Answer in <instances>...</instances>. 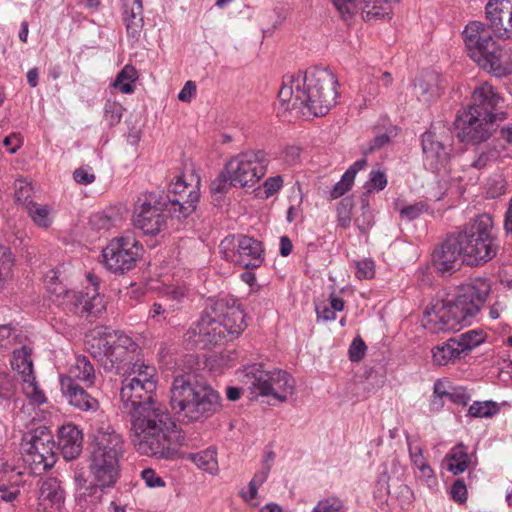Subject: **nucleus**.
Instances as JSON below:
<instances>
[{"instance_id":"obj_19","label":"nucleus","mask_w":512,"mask_h":512,"mask_svg":"<svg viewBox=\"0 0 512 512\" xmlns=\"http://www.w3.org/2000/svg\"><path fill=\"white\" fill-rule=\"evenodd\" d=\"M423 162L426 168L435 172L445 167L451 156L452 143L448 135L427 131L422 135Z\"/></svg>"},{"instance_id":"obj_46","label":"nucleus","mask_w":512,"mask_h":512,"mask_svg":"<svg viewBox=\"0 0 512 512\" xmlns=\"http://www.w3.org/2000/svg\"><path fill=\"white\" fill-rule=\"evenodd\" d=\"M14 266V257L10 248L0 245V282L6 280Z\"/></svg>"},{"instance_id":"obj_8","label":"nucleus","mask_w":512,"mask_h":512,"mask_svg":"<svg viewBox=\"0 0 512 512\" xmlns=\"http://www.w3.org/2000/svg\"><path fill=\"white\" fill-rule=\"evenodd\" d=\"M462 34L469 57L479 67L496 77L512 72L511 49L500 46L493 39L494 33L489 25L480 21H471Z\"/></svg>"},{"instance_id":"obj_17","label":"nucleus","mask_w":512,"mask_h":512,"mask_svg":"<svg viewBox=\"0 0 512 512\" xmlns=\"http://www.w3.org/2000/svg\"><path fill=\"white\" fill-rule=\"evenodd\" d=\"M31 348L23 345L12 353L11 367L20 376L22 390L27 398L34 404L41 405L46 402L43 391L39 388L33 371Z\"/></svg>"},{"instance_id":"obj_45","label":"nucleus","mask_w":512,"mask_h":512,"mask_svg":"<svg viewBox=\"0 0 512 512\" xmlns=\"http://www.w3.org/2000/svg\"><path fill=\"white\" fill-rule=\"evenodd\" d=\"M57 302L70 312L79 315L80 307L83 303V293L66 289L62 297L58 299Z\"/></svg>"},{"instance_id":"obj_38","label":"nucleus","mask_w":512,"mask_h":512,"mask_svg":"<svg viewBox=\"0 0 512 512\" xmlns=\"http://www.w3.org/2000/svg\"><path fill=\"white\" fill-rule=\"evenodd\" d=\"M138 79V72L132 65H125L116 76L113 86L124 94H131L135 90L134 82Z\"/></svg>"},{"instance_id":"obj_21","label":"nucleus","mask_w":512,"mask_h":512,"mask_svg":"<svg viewBox=\"0 0 512 512\" xmlns=\"http://www.w3.org/2000/svg\"><path fill=\"white\" fill-rule=\"evenodd\" d=\"M74 481L75 512H98L103 498V489L106 487L93 481L88 482L82 474H76Z\"/></svg>"},{"instance_id":"obj_26","label":"nucleus","mask_w":512,"mask_h":512,"mask_svg":"<svg viewBox=\"0 0 512 512\" xmlns=\"http://www.w3.org/2000/svg\"><path fill=\"white\" fill-rule=\"evenodd\" d=\"M61 392L68 403L83 412H96L100 408L98 399L77 383L64 380Z\"/></svg>"},{"instance_id":"obj_62","label":"nucleus","mask_w":512,"mask_h":512,"mask_svg":"<svg viewBox=\"0 0 512 512\" xmlns=\"http://www.w3.org/2000/svg\"><path fill=\"white\" fill-rule=\"evenodd\" d=\"M315 310L318 319H322L323 321H332L336 318L334 310L325 302L316 304Z\"/></svg>"},{"instance_id":"obj_40","label":"nucleus","mask_w":512,"mask_h":512,"mask_svg":"<svg viewBox=\"0 0 512 512\" xmlns=\"http://www.w3.org/2000/svg\"><path fill=\"white\" fill-rule=\"evenodd\" d=\"M105 309V303L99 293L87 292L83 294V303L80 307V316L97 315Z\"/></svg>"},{"instance_id":"obj_34","label":"nucleus","mask_w":512,"mask_h":512,"mask_svg":"<svg viewBox=\"0 0 512 512\" xmlns=\"http://www.w3.org/2000/svg\"><path fill=\"white\" fill-rule=\"evenodd\" d=\"M432 353L433 360L438 365H446L449 362L460 359L463 355H466L456 337H452L442 345L437 346L433 349Z\"/></svg>"},{"instance_id":"obj_48","label":"nucleus","mask_w":512,"mask_h":512,"mask_svg":"<svg viewBox=\"0 0 512 512\" xmlns=\"http://www.w3.org/2000/svg\"><path fill=\"white\" fill-rule=\"evenodd\" d=\"M15 199L27 207V203L31 200L32 186L25 180L18 179L15 181Z\"/></svg>"},{"instance_id":"obj_25","label":"nucleus","mask_w":512,"mask_h":512,"mask_svg":"<svg viewBox=\"0 0 512 512\" xmlns=\"http://www.w3.org/2000/svg\"><path fill=\"white\" fill-rule=\"evenodd\" d=\"M503 0H489L485 7L486 18L494 35L498 38H512V21L509 19L510 13L505 12Z\"/></svg>"},{"instance_id":"obj_35","label":"nucleus","mask_w":512,"mask_h":512,"mask_svg":"<svg viewBox=\"0 0 512 512\" xmlns=\"http://www.w3.org/2000/svg\"><path fill=\"white\" fill-rule=\"evenodd\" d=\"M120 375L123 378H128L132 380H139V382L143 383H151L157 385V372L154 366L145 364L144 362H140L137 358L132 361V364H129L127 370H123V373Z\"/></svg>"},{"instance_id":"obj_20","label":"nucleus","mask_w":512,"mask_h":512,"mask_svg":"<svg viewBox=\"0 0 512 512\" xmlns=\"http://www.w3.org/2000/svg\"><path fill=\"white\" fill-rule=\"evenodd\" d=\"M156 388L157 385L155 384L123 378L119 393L123 409L130 413L133 409L147 402H158L153 398Z\"/></svg>"},{"instance_id":"obj_57","label":"nucleus","mask_w":512,"mask_h":512,"mask_svg":"<svg viewBox=\"0 0 512 512\" xmlns=\"http://www.w3.org/2000/svg\"><path fill=\"white\" fill-rule=\"evenodd\" d=\"M356 276L358 279H370L374 276V263L370 259L357 262Z\"/></svg>"},{"instance_id":"obj_55","label":"nucleus","mask_w":512,"mask_h":512,"mask_svg":"<svg viewBox=\"0 0 512 512\" xmlns=\"http://www.w3.org/2000/svg\"><path fill=\"white\" fill-rule=\"evenodd\" d=\"M367 346L365 342L360 337H356L353 339L352 343L349 347V359L352 362H359L365 355Z\"/></svg>"},{"instance_id":"obj_61","label":"nucleus","mask_w":512,"mask_h":512,"mask_svg":"<svg viewBox=\"0 0 512 512\" xmlns=\"http://www.w3.org/2000/svg\"><path fill=\"white\" fill-rule=\"evenodd\" d=\"M451 497L453 500L463 503L467 499V488L463 480H456L451 487Z\"/></svg>"},{"instance_id":"obj_5","label":"nucleus","mask_w":512,"mask_h":512,"mask_svg":"<svg viewBox=\"0 0 512 512\" xmlns=\"http://www.w3.org/2000/svg\"><path fill=\"white\" fill-rule=\"evenodd\" d=\"M502 97L493 86L483 83L477 86L467 109L458 112L454 121L456 136L462 142L486 141L499 122L506 118L502 111Z\"/></svg>"},{"instance_id":"obj_3","label":"nucleus","mask_w":512,"mask_h":512,"mask_svg":"<svg viewBox=\"0 0 512 512\" xmlns=\"http://www.w3.org/2000/svg\"><path fill=\"white\" fill-rule=\"evenodd\" d=\"M490 291L488 279H470L425 311L427 325L435 331L459 330L470 325L480 313Z\"/></svg>"},{"instance_id":"obj_53","label":"nucleus","mask_w":512,"mask_h":512,"mask_svg":"<svg viewBox=\"0 0 512 512\" xmlns=\"http://www.w3.org/2000/svg\"><path fill=\"white\" fill-rule=\"evenodd\" d=\"M89 224L95 230H108L113 225V220L108 215L97 212L90 216Z\"/></svg>"},{"instance_id":"obj_1","label":"nucleus","mask_w":512,"mask_h":512,"mask_svg":"<svg viewBox=\"0 0 512 512\" xmlns=\"http://www.w3.org/2000/svg\"><path fill=\"white\" fill-rule=\"evenodd\" d=\"M131 438L141 454L159 459H174L184 438L167 408L160 402H147L130 413Z\"/></svg>"},{"instance_id":"obj_47","label":"nucleus","mask_w":512,"mask_h":512,"mask_svg":"<svg viewBox=\"0 0 512 512\" xmlns=\"http://www.w3.org/2000/svg\"><path fill=\"white\" fill-rule=\"evenodd\" d=\"M386 173L380 169H373L369 173V179L365 184V188L368 192L373 189L376 191H382L387 185Z\"/></svg>"},{"instance_id":"obj_4","label":"nucleus","mask_w":512,"mask_h":512,"mask_svg":"<svg viewBox=\"0 0 512 512\" xmlns=\"http://www.w3.org/2000/svg\"><path fill=\"white\" fill-rule=\"evenodd\" d=\"M210 309L184 334L188 349H210L237 338L246 328L244 311L235 301L230 305L220 299Z\"/></svg>"},{"instance_id":"obj_14","label":"nucleus","mask_w":512,"mask_h":512,"mask_svg":"<svg viewBox=\"0 0 512 512\" xmlns=\"http://www.w3.org/2000/svg\"><path fill=\"white\" fill-rule=\"evenodd\" d=\"M268 162L263 150L242 152L226 164L227 173L236 185L252 187L266 174Z\"/></svg>"},{"instance_id":"obj_13","label":"nucleus","mask_w":512,"mask_h":512,"mask_svg":"<svg viewBox=\"0 0 512 512\" xmlns=\"http://www.w3.org/2000/svg\"><path fill=\"white\" fill-rule=\"evenodd\" d=\"M219 250L224 259L247 269L259 267L264 259L262 243L247 235H228Z\"/></svg>"},{"instance_id":"obj_63","label":"nucleus","mask_w":512,"mask_h":512,"mask_svg":"<svg viewBox=\"0 0 512 512\" xmlns=\"http://www.w3.org/2000/svg\"><path fill=\"white\" fill-rule=\"evenodd\" d=\"M390 142V136L386 133L379 134L370 142L369 146L365 149L364 154L371 153L375 150L381 149Z\"/></svg>"},{"instance_id":"obj_64","label":"nucleus","mask_w":512,"mask_h":512,"mask_svg":"<svg viewBox=\"0 0 512 512\" xmlns=\"http://www.w3.org/2000/svg\"><path fill=\"white\" fill-rule=\"evenodd\" d=\"M283 185L281 176H274L268 178L264 183L265 194L267 197L272 196L280 190Z\"/></svg>"},{"instance_id":"obj_11","label":"nucleus","mask_w":512,"mask_h":512,"mask_svg":"<svg viewBox=\"0 0 512 512\" xmlns=\"http://www.w3.org/2000/svg\"><path fill=\"white\" fill-rule=\"evenodd\" d=\"M168 208L162 193L157 191L144 192L138 196L135 202L132 224L145 235H157L167 226L164 211H168Z\"/></svg>"},{"instance_id":"obj_33","label":"nucleus","mask_w":512,"mask_h":512,"mask_svg":"<svg viewBox=\"0 0 512 512\" xmlns=\"http://www.w3.org/2000/svg\"><path fill=\"white\" fill-rule=\"evenodd\" d=\"M414 89L420 101L424 103L431 102L440 95L441 83L439 75L436 73L425 74L417 79Z\"/></svg>"},{"instance_id":"obj_39","label":"nucleus","mask_w":512,"mask_h":512,"mask_svg":"<svg viewBox=\"0 0 512 512\" xmlns=\"http://www.w3.org/2000/svg\"><path fill=\"white\" fill-rule=\"evenodd\" d=\"M189 458L199 469L208 472L209 474L214 475L218 472L216 453L211 449L191 454Z\"/></svg>"},{"instance_id":"obj_15","label":"nucleus","mask_w":512,"mask_h":512,"mask_svg":"<svg viewBox=\"0 0 512 512\" xmlns=\"http://www.w3.org/2000/svg\"><path fill=\"white\" fill-rule=\"evenodd\" d=\"M22 451L24 461L32 466L35 473L46 471L56 463L55 442L46 428H38L26 436Z\"/></svg>"},{"instance_id":"obj_58","label":"nucleus","mask_w":512,"mask_h":512,"mask_svg":"<svg viewBox=\"0 0 512 512\" xmlns=\"http://www.w3.org/2000/svg\"><path fill=\"white\" fill-rule=\"evenodd\" d=\"M141 477L150 488L164 487V480L153 469L146 468L141 472Z\"/></svg>"},{"instance_id":"obj_43","label":"nucleus","mask_w":512,"mask_h":512,"mask_svg":"<svg viewBox=\"0 0 512 512\" xmlns=\"http://www.w3.org/2000/svg\"><path fill=\"white\" fill-rule=\"evenodd\" d=\"M499 408L493 401H475L468 409V415L475 418H488L497 414Z\"/></svg>"},{"instance_id":"obj_52","label":"nucleus","mask_w":512,"mask_h":512,"mask_svg":"<svg viewBox=\"0 0 512 512\" xmlns=\"http://www.w3.org/2000/svg\"><path fill=\"white\" fill-rule=\"evenodd\" d=\"M343 504L337 498H327L319 501L312 512H341Z\"/></svg>"},{"instance_id":"obj_37","label":"nucleus","mask_w":512,"mask_h":512,"mask_svg":"<svg viewBox=\"0 0 512 512\" xmlns=\"http://www.w3.org/2000/svg\"><path fill=\"white\" fill-rule=\"evenodd\" d=\"M32 221L41 228H48L52 223V208L48 205L29 201L26 207Z\"/></svg>"},{"instance_id":"obj_28","label":"nucleus","mask_w":512,"mask_h":512,"mask_svg":"<svg viewBox=\"0 0 512 512\" xmlns=\"http://www.w3.org/2000/svg\"><path fill=\"white\" fill-rule=\"evenodd\" d=\"M295 391V380L286 371L274 369L270 371L266 396H272L280 402L287 401Z\"/></svg>"},{"instance_id":"obj_32","label":"nucleus","mask_w":512,"mask_h":512,"mask_svg":"<svg viewBox=\"0 0 512 512\" xmlns=\"http://www.w3.org/2000/svg\"><path fill=\"white\" fill-rule=\"evenodd\" d=\"M471 456L463 443H458L446 454L444 462L447 470L453 475L464 473L471 464Z\"/></svg>"},{"instance_id":"obj_30","label":"nucleus","mask_w":512,"mask_h":512,"mask_svg":"<svg viewBox=\"0 0 512 512\" xmlns=\"http://www.w3.org/2000/svg\"><path fill=\"white\" fill-rule=\"evenodd\" d=\"M498 157L496 149L489 146H482L474 151L473 156L463 165V172H470L467 181L476 183L480 176V171L489 163L495 161Z\"/></svg>"},{"instance_id":"obj_24","label":"nucleus","mask_w":512,"mask_h":512,"mask_svg":"<svg viewBox=\"0 0 512 512\" xmlns=\"http://www.w3.org/2000/svg\"><path fill=\"white\" fill-rule=\"evenodd\" d=\"M270 371L264 369L260 363L245 366L238 371V378L251 395L266 396Z\"/></svg>"},{"instance_id":"obj_27","label":"nucleus","mask_w":512,"mask_h":512,"mask_svg":"<svg viewBox=\"0 0 512 512\" xmlns=\"http://www.w3.org/2000/svg\"><path fill=\"white\" fill-rule=\"evenodd\" d=\"M83 435L73 424L63 425L58 432V448L66 460L77 458L82 452Z\"/></svg>"},{"instance_id":"obj_50","label":"nucleus","mask_w":512,"mask_h":512,"mask_svg":"<svg viewBox=\"0 0 512 512\" xmlns=\"http://www.w3.org/2000/svg\"><path fill=\"white\" fill-rule=\"evenodd\" d=\"M426 205L422 202L403 206L398 209L402 219L412 221L418 218L425 210Z\"/></svg>"},{"instance_id":"obj_23","label":"nucleus","mask_w":512,"mask_h":512,"mask_svg":"<svg viewBox=\"0 0 512 512\" xmlns=\"http://www.w3.org/2000/svg\"><path fill=\"white\" fill-rule=\"evenodd\" d=\"M184 297L185 290L182 287H166L159 301L152 304L149 317L157 323H170Z\"/></svg>"},{"instance_id":"obj_29","label":"nucleus","mask_w":512,"mask_h":512,"mask_svg":"<svg viewBox=\"0 0 512 512\" xmlns=\"http://www.w3.org/2000/svg\"><path fill=\"white\" fill-rule=\"evenodd\" d=\"M64 380H70V382L74 383L76 381L83 382L87 387H91L96 380L95 369L86 356H77L68 372L60 375V385L63 384Z\"/></svg>"},{"instance_id":"obj_59","label":"nucleus","mask_w":512,"mask_h":512,"mask_svg":"<svg viewBox=\"0 0 512 512\" xmlns=\"http://www.w3.org/2000/svg\"><path fill=\"white\" fill-rule=\"evenodd\" d=\"M15 394L14 381L8 375L0 376V397L9 400Z\"/></svg>"},{"instance_id":"obj_44","label":"nucleus","mask_w":512,"mask_h":512,"mask_svg":"<svg viewBox=\"0 0 512 512\" xmlns=\"http://www.w3.org/2000/svg\"><path fill=\"white\" fill-rule=\"evenodd\" d=\"M270 469L267 465H262L261 469L255 473L248 485V492L243 493L242 496L245 500L250 501L256 498L258 488L267 480Z\"/></svg>"},{"instance_id":"obj_56","label":"nucleus","mask_w":512,"mask_h":512,"mask_svg":"<svg viewBox=\"0 0 512 512\" xmlns=\"http://www.w3.org/2000/svg\"><path fill=\"white\" fill-rule=\"evenodd\" d=\"M95 174L89 166H82L76 169L73 173V179L76 183L81 185H88L95 181Z\"/></svg>"},{"instance_id":"obj_16","label":"nucleus","mask_w":512,"mask_h":512,"mask_svg":"<svg viewBox=\"0 0 512 512\" xmlns=\"http://www.w3.org/2000/svg\"><path fill=\"white\" fill-rule=\"evenodd\" d=\"M198 184L199 180L195 186L189 185L182 176H177L176 180L171 182L168 195L164 197L172 217L184 219L195 211L199 201Z\"/></svg>"},{"instance_id":"obj_2","label":"nucleus","mask_w":512,"mask_h":512,"mask_svg":"<svg viewBox=\"0 0 512 512\" xmlns=\"http://www.w3.org/2000/svg\"><path fill=\"white\" fill-rule=\"evenodd\" d=\"M338 85L337 78L328 68L311 67L290 79L289 83L283 82L278 97L285 110L323 116L336 103Z\"/></svg>"},{"instance_id":"obj_7","label":"nucleus","mask_w":512,"mask_h":512,"mask_svg":"<svg viewBox=\"0 0 512 512\" xmlns=\"http://www.w3.org/2000/svg\"><path fill=\"white\" fill-rule=\"evenodd\" d=\"M169 404L183 424L203 423L221 408L220 396L210 385L178 375L170 387Z\"/></svg>"},{"instance_id":"obj_31","label":"nucleus","mask_w":512,"mask_h":512,"mask_svg":"<svg viewBox=\"0 0 512 512\" xmlns=\"http://www.w3.org/2000/svg\"><path fill=\"white\" fill-rule=\"evenodd\" d=\"M122 8L128 36L138 39L143 27L142 0H123Z\"/></svg>"},{"instance_id":"obj_9","label":"nucleus","mask_w":512,"mask_h":512,"mask_svg":"<svg viewBox=\"0 0 512 512\" xmlns=\"http://www.w3.org/2000/svg\"><path fill=\"white\" fill-rule=\"evenodd\" d=\"M462 246L463 262L477 266L492 260L499 245L493 234V220L488 214H481L465 225L458 233Z\"/></svg>"},{"instance_id":"obj_18","label":"nucleus","mask_w":512,"mask_h":512,"mask_svg":"<svg viewBox=\"0 0 512 512\" xmlns=\"http://www.w3.org/2000/svg\"><path fill=\"white\" fill-rule=\"evenodd\" d=\"M335 9L344 20L351 19L358 12L362 13L365 21L389 17L390 3L399 0H330Z\"/></svg>"},{"instance_id":"obj_12","label":"nucleus","mask_w":512,"mask_h":512,"mask_svg":"<svg viewBox=\"0 0 512 512\" xmlns=\"http://www.w3.org/2000/svg\"><path fill=\"white\" fill-rule=\"evenodd\" d=\"M142 249L134 235H122L112 239L103 249V263L109 271L123 274L136 266Z\"/></svg>"},{"instance_id":"obj_10","label":"nucleus","mask_w":512,"mask_h":512,"mask_svg":"<svg viewBox=\"0 0 512 512\" xmlns=\"http://www.w3.org/2000/svg\"><path fill=\"white\" fill-rule=\"evenodd\" d=\"M88 350L105 371L118 375L139 355L138 344L124 334L93 338Z\"/></svg>"},{"instance_id":"obj_22","label":"nucleus","mask_w":512,"mask_h":512,"mask_svg":"<svg viewBox=\"0 0 512 512\" xmlns=\"http://www.w3.org/2000/svg\"><path fill=\"white\" fill-rule=\"evenodd\" d=\"M461 262L463 253L458 234L447 237L432 254L433 266L442 274L455 272Z\"/></svg>"},{"instance_id":"obj_54","label":"nucleus","mask_w":512,"mask_h":512,"mask_svg":"<svg viewBox=\"0 0 512 512\" xmlns=\"http://www.w3.org/2000/svg\"><path fill=\"white\" fill-rule=\"evenodd\" d=\"M354 183V180L351 179L350 174H343L340 181L337 182L333 189L330 192V196L332 199H337L343 196L347 191H349Z\"/></svg>"},{"instance_id":"obj_36","label":"nucleus","mask_w":512,"mask_h":512,"mask_svg":"<svg viewBox=\"0 0 512 512\" xmlns=\"http://www.w3.org/2000/svg\"><path fill=\"white\" fill-rule=\"evenodd\" d=\"M39 499L51 507L59 508L64 502V491L56 478L45 479L39 490Z\"/></svg>"},{"instance_id":"obj_42","label":"nucleus","mask_w":512,"mask_h":512,"mask_svg":"<svg viewBox=\"0 0 512 512\" xmlns=\"http://www.w3.org/2000/svg\"><path fill=\"white\" fill-rule=\"evenodd\" d=\"M467 355L472 349L484 342L485 334L482 330L473 329L456 336Z\"/></svg>"},{"instance_id":"obj_51","label":"nucleus","mask_w":512,"mask_h":512,"mask_svg":"<svg viewBox=\"0 0 512 512\" xmlns=\"http://www.w3.org/2000/svg\"><path fill=\"white\" fill-rule=\"evenodd\" d=\"M451 402L459 405H467L471 399L470 393L462 386H449V398Z\"/></svg>"},{"instance_id":"obj_6","label":"nucleus","mask_w":512,"mask_h":512,"mask_svg":"<svg viewBox=\"0 0 512 512\" xmlns=\"http://www.w3.org/2000/svg\"><path fill=\"white\" fill-rule=\"evenodd\" d=\"M88 469L94 483L110 488L120 476V461L124 455V439L107 422L91 427L88 444Z\"/></svg>"},{"instance_id":"obj_49","label":"nucleus","mask_w":512,"mask_h":512,"mask_svg":"<svg viewBox=\"0 0 512 512\" xmlns=\"http://www.w3.org/2000/svg\"><path fill=\"white\" fill-rule=\"evenodd\" d=\"M123 107L116 102L107 101L104 106V117L113 126L120 122Z\"/></svg>"},{"instance_id":"obj_60","label":"nucleus","mask_w":512,"mask_h":512,"mask_svg":"<svg viewBox=\"0 0 512 512\" xmlns=\"http://www.w3.org/2000/svg\"><path fill=\"white\" fill-rule=\"evenodd\" d=\"M406 439L408 444L409 456L413 465L416 467L426 462L423 457L422 448L419 445H416L408 435L406 436Z\"/></svg>"},{"instance_id":"obj_41","label":"nucleus","mask_w":512,"mask_h":512,"mask_svg":"<svg viewBox=\"0 0 512 512\" xmlns=\"http://www.w3.org/2000/svg\"><path fill=\"white\" fill-rule=\"evenodd\" d=\"M232 186H236V183L230 177V173H227V167L225 166L224 170L211 182L210 192L214 197L220 198Z\"/></svg>"}]
</instances>
